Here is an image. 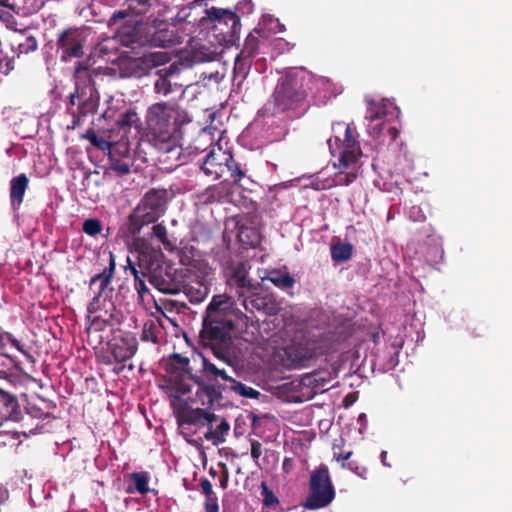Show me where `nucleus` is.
<instances>
[{"mask_svg": "<svg viewBox=\"0 0 512 512\" xmlns=\"http://www.w3.org/2000/svg\"><path fill=\"white\" fill-rule=\"evenodd\" d=\"M146 119L147 140L158 151L159 161L179 160L182 151L180 128L191 121L188 113L178 105L159 102L149 107Z\"/></svg>", "mask_w": 512, "mask_h": 512, "instance_id": "nucleus-1", "label": "nucleus"}, {"mask_svg": "<svg viewBox=\"0 0 512 512\" xmlns=\"http://www.w3.org/2000/svg\"><path fill=\"white\" fill-rule=\"evenodd\" d=\"M162 14H151L146 20H128L116 31V38L127 47L155 46L168 47L173 44V31L169 29Z\"/></svg>", "mask_w": 512, "mask_h": 512, "instance_id": "nucleus-2", "label": "nucleus"}, {"mask_svg": "<svg viewBox=\"0 0 512 512\" xmlns=\"http://www.w3.org/2000/svg\"><path fill=\"white\" fill-rule=\"evenodd\" d=\"M94 74L86 63H76L73 75L75 90L70 93L66 105V110L72 117L71 129L77 128L87 116L98 111L100 93L93 78Z\"/></svg>", "mask_w": 512, "mask_h": 512, "instance_id": "nucleus-3", "label": "nucleus"}, {"mask_svg": "<svg viewBox=\"0 0 512 512\" xmlns=\"http://www.w3.org/2000/svg\"><path fill=\"white\" fill-rule=\"evenodd\" d=\"M260 328L259 322H202L200 337L204 345L211 347L215 357L220 361L230 364L226 354L233 338H241L250 341L248 332L243 329Z\"/></svg>", "mask_w": 512, "mask_h": 512, "instance_id": "nucleus-4", "label": "nucleus"}, {"mask_svg": "<svg viewBox=\"0 0 512 512\" xmlns=\"http://www.w3.org/2000/svg\"><path fill=\"white\" fill-rule=\"evenodd\" d=\"M169 199L165 189H150L129 216V231L138 235L143 226L155 223L166 211Z\"/></svg>", "mask_w": 512, "mask_h": 512, "instance_id": "nucleus-5", "label": "nucleus"}, {"mask_svg": "<svg viewBox=\"0 0 512 512\" xmlns=\"http://www.w3.org/2000/svg\"><path fill=\"white\" fill-rule=\"evenodd\" d=\"M200 168L206 176L215 180L228 178L234 184H239L246 175L232 153L220 146L212 147L203 158Z\"/></svg>", "mask_w": 512, "mask_h": 512, "instance_id": "nucleus-6", "label": "nucleus"}, {"mask_svg": "<svg viewBox=\"0 0 512 512\" xmlns=\"http://www.w3.org/2000/svg\"><path fill=\"white\" fill-rule=\"evenodd\" d=\"M308 496L303 507L308 510H318L329 506L335 499L336 492L325 464L319 465L312 471L308 485Z\"/></svg>", "mask_w": 512, "mask_h": 512, "instance_id": "nucleus-7", "label": "nucleus"}, {"mask_svg": "<svg viewBox=\"0 0 512 512\" xmlns=\"http://www.w3.org/2000/svg\"><path fill=\"white\" fill-rule=\"evenodd\" d=\"M181 292L191 303H200L208 295L211 282L214 278V270L204 262H198L191 268H184Z\"/></svg>", "mask_w": 512, "mask_h": 512, "instance_id": "nucleus-8", "label": "nucleus"}, {"mask_svg": "<svg viewBox=\"0 0 512 512\" xmlns=\"http://www.w3.org/2000/svg\"><path fill=\"white\" fill-rule=\"evenodd\" d=\"M85 41V31L82 28L69 27L61 31L56 40L61 61L68 62L73 58H81L84 54Z\"/></svg>", "mask_w": 512, "mask_h": 512, "instance_id": "nucleus-9", "label": "nucleus"}, {"mask_svg": "<svg viewBox=\"0 0 512 512\" xmlns=\"http://www.w3.org/2000/svg\"><path fill=\"white\" fill-rule=\"evenodd\" d=\"M249 320L237 307L235 300L226 294L214 295L206 308L203 320Z\"/></svg>", "mask_w": 512, "mask_h": 512, "instance_id": "nucleus-10", "label": "nucleus"}, {"mask_svg": "<svg viewBox=\"0 0 512 512\" xmlns=\"http://www.w3.org/2000/svg\"><path fill=\"white\" fill-rule=\"evenodd\" d=\"M184 268L177 270L171 267H157L149 273L148 279L158 291L164 294H179L181 292L182 280L184 279Z\"/></svg>", "mask_w": 512, "mask_h": 512, "instance_id": "nucleus-11", "label": "nucleus"}, {"mask_svg": "<svg viewBox=\"0 0 512 512\" xmlns=\"http://www.w3.org/2000/svg\"><path fill=\"white\" fill-rule=\"evenodd\" d=\"M208 18L217 22L216 29H219L224 35L226 42H234L239 38L241 30L240 18L237 14L229 9L211 7L206 10Z\"/></svg>", "mask_w": 512, "mask_h": 512, "instance_id": "nucleus-12", "label": "nucleus"}, {"mask_svg": "<svg viewBox=\"0 0 512 512\" xmlns=\"http://www.w3.org/2000/svg\"><path fill=\"white\" fill-rule=\"evenodd\" d=\"M401 328L406 329L403 322H380L377 327L368 328L366 339L377 344L382 336L392 347L401 349L404 345V337L400 334Z\"/></svg>", "mask_w": 512, "mask_h": 512, "instance_id": "nucleus-13", "label": "nucleus"}, {"mask_svg": "<svg viewBox=\"0 0 512 512\" xmlns=\"http://www.w3.org/2000/svg\"><path fill=\"white\" fill-rule=\"evenodd\" d=\"M168 61V57L164 53H150L142 57L133 58L123 64V72L128 77L141 78L147 75L149 71L158 65Z\"/></svg>", "mask_w": 512, "mask_h": 512, "instance_id": "nucleus-14", "label": "nucleus"}, {"mask_svg": "<svg viewBox=\"0 0 512 512\" xmlns=\"http://www.w3.org/2000/svg\"><path fill=\"white\" fill-rule=\"evenodd\" d=\"M133 157L128 141H121L114 144V148L108 153V169L115 172L117 176H124L131 172Z\"/></svg>", "mask_w": 512, "mask_h": 512, "instance_id": "nucleus-15", "label": "nucleus"}, {"mask_svg": "<svg viewBox=\"0 0 512 512\" xmlns=\"http://www.w3.org/2000/svg\"><path fill=\"white\" fill-rule=\"evenodd\" d=\"M265 109L269 115L286 120L288 116V74H284L279 78L271 98L266 103Z\"/></svg>", "mask_w": 512, "mask_h": 512, "instance_id": "nucleus-16", "label": "nucleus"}, {"mask_svg": "<svg viewBox=\"0 0 512 512\" xmlns=\"http://www.w3.org/2000/svg\"><path fill=\"white\" fill-rule=\"evenodd\" d=\"M138 341L134 333L120 331L114 336L110 346L111 353L118 363L130 360L137 352Z\"/></svg>", "mask_w": 512, "mask_h": 512, "instance_id": "nucleus-17", "label": "nucleus"}, {"mask_svg": "<svg viewBox=\"0 0 512 512\" xmlns=\"http://www.w3.org/2000/svg\"><path fill=\"white\" fill-rule=\"evenodd\" d=\"M237 239L245 248H255L261 243L258 217L245 215L237 221Z\"/></svg>", "mask_w": 512, "mask_h": 512, "instance_id": "nucleus-18", "label": "nucleus"}, {"mask_svg": "<svg viewBox=\"0 0 512 512\" xmlns=\"http://www.w3.org/2000/svg\"><path fill=\"white\" fill-rule=\"evenodd\" d=\"M228 178L221 182L208 186L198 195L199 201L204 205L229 203L232 198V184Z\"/></svg>", "mask_w": 512, "mask_h": 512, "instance_id": "nucleus-19", "label": "nucleus"}, {"mask_svg": "<svg viewBox=\"0 0 512 512\" xmlns=\"http://www.w3.org/2000/svg\"><path fill=\"white\" fill-rule=\"evenodd\" d=\"M243 305L248 312H258L265 316L276 315L280 310V304L270 294L253 293L244 299Z\"/></svg>", "mask_w": 512, "mask_h": 512, "instance_id": "nucleus-20", "label": "nucleus"}, {"mask_svg": "<svg viewBox=\"0 0 512 512\" xmlns=\"http://www.w3.org/2000/svg\"><path fill=\"white\" fill-rule=\"evenodd\" d=\"M178 426L181 430L185 429L186 425H199L203 426L207 422L217 420V416L205 409L189 407L181 408L176 413Z\"/></svg>", "mask_w": 512, "mask_h": 512, "instance_id": "nucleus-21", "label": "nucleus"}, {"mask_svg": "<svg viewBox=\"0 0 512 512\" xmlns=\"http://www.w3.org/2000/svg\"><path fill=\"white\" fill-rule=\"evenodd\" d=\"M160 0H125L127 9L116 10L109 19V25L116 24L119 20L126 19L130 14L144 16L148 14L154 6L159 5Z\"/></svg>", "mask_w": 512, "mask_h": 512, "instance_id": "nucleus-22", "label": "nucleus"}, {"mask_svg": "<svg viewBox=\"0 0 512 512\" xmlns=\"http://www.w3.org/2000/svg\"><path fill=\"white\" fill-rule=\"evenodd\" d=\"M250 268L251 266L248 261H240L233 268L230 282L240 290L241 294L244 292H252L261 285V283L249 278L248 274Z\"/></svg>", "mask_w": 512, "mask_h": 512, "instance_id": "nucleus-23", "label": "nucleus"}, {"mask_svg": "<svg viewBox=\"0 0 512 512\" xmlns=\"http://www.w3.org/2000/svg\"><path fill=\"white\" fill-rule=\"evenodd\" d=\"M115 268V258L114 255L110 253L109 266L105 267L102 272L94 275L90 280V289H93L94 287L97 286V290L94 291V300L99 299L100 297L106 294V290L111 284L112 278L114 276Z\"/></svg>", "mask_w": 512, "mask_h": 512, "instance_id": "nucleus-24", "label": "nucleus"}, {"mask_svg": "<svg viewBox=\"0 0 512 512\" xmlns=\"http://www.w3.org/2000/svg\"><path fill=\"white\" fill-rule=\"evenodd\" d=\"M114 128L108 130H101L96 132L93 128H89L82 138L87 139L95 148L109 153L110 149L114 148V144L122 140H115Z\"/></svg>", "mask_w": 512, "mask_h": 512, "instance_id": "nucleus-25", "label": "nucleus"}, {"mask_svg": "<svg viewBox=\"0 0 512 512\" xmlns=\"http://www.w3.org/2000/svg\"><path fill=\"white\" fill-rule=\"evenodd\" d=\"M208 430L204 434V438L210 441L213 445L218 446L225 442L226 436L230 430L228 422L217 416V420L207 422Z\"/></svg>", "mask_w": 512, "mask_h": 512, "instance_id": "nucleus-26", "label": "nucleus"}, {"mask_svg": "<svg viewBox=\"0 0 512 512\" xmlns=\"http://www.w3.org/2000/svg\"><path fill=\"white\" fill-rule=\"evenodd\" d=\"M29 185V178L25 173L13 177L10 181V201L14 210H18L23 203L24 194Z\"/></svg>", "mask_w": 512, "mask_h": 512, "instance_id": "nucleus-27", "label": "nucleus"}, {"mask_svg": "<svg viewBox=\"0 0 512 512\" xmlns=\"http://www.w3.org/2000/svg\"><path fill=\"white\" fill-rule=\"evenodd\" d=\"M318 353L315 347L305 346L304 348L294 349L290 344V369H299L307 367L308 363L317 357Z\"/></svg>", "mask_w": 512, "mask_h": 512, "instance_id": "nucleus-28", "label": "nucleus"}, {"mask_svg": "<svg viewBox=\"0 0 512 512\" xmlns=\"http://www.w3.org/2000/svg\"><path fill=\"white\" fill-rule=\"evenodd\" d=\"M44 0H11V10L19 16L28 17L42 9Z\"/></svg>", "mask_w": 512, "mask_h": 512, "instance_id": "nucleus-29", "label": "nucleus"}, {"mask_svg": "<svg viewBox=\"0 0 512 512\" xmlns=\"http://www.w3.org/2000/svg\"><path fill=\"white\" fill-rule=\"evenodd\" d=\"M258 276L261 279L262 283L268 280L279 289H288V272L285 270H258Z\"/></svg>", "mask_w": 512, "mask_h": 512, "instance_id": "nucleus-30", "label": "nucleus"}, {"mask_svg": "<svg viewBox=\"0 0 512 512\" xmlns=\"http://www.w3.org/2000/svg\"><path fill=\"white\" fill-rule=\"evenodd\" d=\"M139 116L133 109H129L121 113L118 119L115 121L118 134L121 133L120 138L122 139L130 131L133 126H137L139 123Z\"/></svg>", "mask_w": 512, "mask_h": 512, "instance_id": "nucleus-31", "label": "nucleus"}, {"mask_svg": "<svg viewBox=\"0 0 512 512\" xmlns=\"http://www.w3.org/2000/svg\"><path fill=\"white\" fill-rule=\"evenodd\" d=\"M252 60V58L246 57L240 53L236 56L233 68V80L239 79L238 85L247 78L252 67Z\"/></svg>", "mask_w": 512, "mask_h": 512, "instance_id": "nucleus-32", "label": "nucleus"}, {"mask_svg": "<svg viewBox=\"0 0 512 512\" xmlns=\"http://www.w3.org/2000/svg\"><path fill=\"white\" fill-rule=\"evenodd\" d=\"M132 484L127 487V492L146 494L149 491V475L147 472H134L130 475Z\"/></svg>", "mask_w": 512, "mask_h": 512, "instance_id": "nucleus-33", "label": "nucleus"}, {"mask_svg": "<svg viewBox=\"0 0 512 512\" xmlns=\"http://www.w3.org/2000/svg\"><path fill=\"white\" fill-rule=\"evenodd\" d=\"M259 33H260L259 30L254 29L253 32L248 34V36L245 39L244 46H243V49L241 50L240 54H242L246 57H250L252 59L258 54L260 41H259L258 36L255 34L259 35Z\"/></svg>", "mask_w": 512, "mask_h": 512, "instance_id": "nucleus-34", "label": "nucleus"}, {"mask_svg": "<svg viewBox=\"0 0 512 512\" xmlns=\"http://www.w3.org/2000/svg\"><path fill=\"white\" fill-rule=\"evenodd\" d=\"M202 367L203 371L210 377H220L224 381L235 382V380L226 373L225 369L217 367L204 356H202Z\"/></svg>", "mask_w": 512, "mask_h": 512, "instance_id": "nucleus-35", "label": "nucleus"}, {"mask_svg": "<svg viewBox=\"0 0 512 512\" xmlns=\"http://www.w3.org/2000/svg\"><path fill=\"white\" fill-rule=\"evenodd\" d=\"M160 324L161 322H149V324L146 322L143 328L142 340L157 343Z\"/></svg>", "mask_w": 512, "mask_h": 512, "instance_id": "nucleus-36", "label": "nucleus"}, {"mask_svg": "<svg viewBox=\"0 0 512 512\" xmlns=\"http://www.w3.org/2000/svg\"><path fill=\"white\" fill-rule=\"evenodd\" d=\"M262 496H263V505L267 508H271L274 511L277 510L279 505V500L275 496V494L268 489V487L263 483L262 484Z\"/></svg>", "mask_w": 512, "mask_h": 512, "instance_id": "nucleus-37", "label": "nucleus"}, {"mask_svg": "<svg viewBox=\"0 0 512 512\" xmlns=\"http://www.w3.org/2000/svg\"><path fill=\"white\" fill-rule=\"evenodd\" d=\"M152 235L158 239L165 248H170L172 246L170 240L168 239L167 229L163 224H155L152 227Z\"/></svg>", "mask_w": 512, "mask_h": 512, "instance_id": "nucleus-38", "label": "nucleus"}, {"mask_svg": "<svg viewBox=\"0 0 512 512\" xmlns=\"http://www.w3.org/2000/svg\"><path fill=\"white\" fill-rule=\"evenodd\" d=\"M82 230L89 236H96L102 230V224L98 219L90 218L84 221Z\"/></svg>", "mask_w": 512, "mask_h": 512, "instance_id": "nucleus-39", "label": "nucleus"}, {"mask_svg": "<svg viewBox=\"0 0 512 512\" xmlns=\"http://www.w3.org/2000/svg\"><path fill=\"white\" fill-rule=\"evenodd\" d=\"M38 48V42L34 36L25 37V39L18 44L19 54H28L36 51Z\"/></svg>", "mask_w": 512, "mask_h": 512, "instance_id": "nucleus-40", "label": "nucleus"}, {"mask_svg": "<svg viewBox=\"0 0 512 512\" xmlns=\"http://www.w3.org/2000/svg\"><path fill=\"white\" fill-rule=\"evenodd\" d=\"M343 468H348L359 477L366 479L368 475V469L362 465H359L356 461H348L342 463Z\"/></svg>", "mask_w": 512, "mask_h": 512, "instance_id": "nucleus-41", "label": "nucleus"}, {"mask_svg": "<svg viewBox=\"0 0 512 512\" xmlns=\"http://www.w3.org/2000/svg\"><path fill=\"white\" fill-rule=\"evenodd\" d=\"M155 92L164 96L171 92V83L166 77H159L154 84Z\"/></svg>", "mask_w": 512, "mask_h": 512, "instance_id": "nucleus-42", "label": "nucleus"}, {"mask_svg": "<svg viewBox=\"0 0 512 512\" xmlns=\"http://www.w3.org/2000/svg\"><path fill=\"white\" fill-rule=\"evenodd\" d=\"M318 382L319 379L317 378V374H305L297 385L295 384V380L290 381V391L299 385L316 386Z\"/></svg>", "mask_w": 512, "mask_h": 512, "instance_id": "nucleus-43", "label": "nucleus"}, {"mask_svg": "<svg viewBox=\"0 0 512 512\" xmlns=\"http://www.w3.org/2000/svg\"><path fill=\"white\" fill-rule=\"evenodd\" d=\"M235 391H237L241 396H244V397H247V398H251V399H256L258 398L259 396V392L257 390H255L254 388L252 387H249V386H246L245 384H242V383H236L235 387H234Z\"/></svg>", "mask_w": 512, "mask_h": 512, "instance_id": "nucleus-44", "label": "nucleus"}, {"mask_svg": "<svg viewBox=\"0 0 512 512\" xmlns=\"http://www.w3.org/2000/svg\"><path fill=\"white\" fill-rule=\"evenodd\" d=\"M204 510L205 512H219L218 497L216 494L205 496Z\"/></svg>", "mask_w": 512, "mask_h": 512, "instance_id": "nucleus-45", "label": "nucleus"}, {"mask_svg": "<svg viewBox=\"0 0 512 512\" xmlns=\"http://www.w3.org/2000/svg\"><path fill=\"white\" fill-rule=\"evenodd\" d=\"M201 392L208 398V402L212 404L220 396V393L212 385L202 387Z\"/></svg>", "mask_w": 512, "mask_h": 512, "instance_id": "nucleus-46", "label": "nucleus"}, {"mask_svg": "<svg viewBox=\"0 0 512 512\" xmlns=\"http://www.w3.org/2000/svg\"><path fill=\"white\" fill-rule=\"evenodd\" d=\"M351 455H352L351 451L342 453L340 446H338L336 444L333 445V459H335L336 461H342V463L348 462Z\"/></svg>", "mask_w": 512, "mask_h": 512, "instance_id": "nucleus-47", "label": "nucleus"}, {"mask_svg": "<svg viewBox=\"0 0 512 512\" xmlns=\"http://www.w3.org/2000/svg\"><path fill=\"white\" fill-rule=\"evenodd\" d=\"M134 281L135 289L137 290L139 297L143 300L145 295L149 292L145 281L141 277L135 279Z\"/></svg>", "mask_w": 512, "mask_h": 512, "instance_id": "nucleus-48", "label": "nucleus"}, {"mask_svg": "<svg viewBox=\"0 0 512 512\" xmlns=\"http://www.w3.org/2000/svg\"><path fill=\"white\" fill-rule=\"evenodd\" d=\"M106 322H86L85 330L88 334V336H91L93 332H98L103 329V326Z\"/></svg>", "mask_w": 512, "mask_h": 512, "instance_id": "nucleus-49", "label": "nucleus"}, {"mask_svg": "<svg viewBox=\"0 0 512 512\" xmlns=\"http://www.w3.org/2000/svg\"><path fill=\"white\" fill-rule=\"evenodd\" d=\"M200 487H201L202 493L205 496H211V495L215 494V492L213 491V488H212V484L207 478H202L200 480Z\"/></svg>", "mask_w": 512, "mask_h": 512, "instance_id": "nucleus-50", "label": "nucleus"}, {"mask_svg": "<svg viewBox=\"0 0 512 512\" xmlns=\"http://www.w3.org/2000/svg\"><path fill=\"white\" fill-rule=\"evenodd\" d=\"M262 454V444L258 441H252L251 443V457L255 462L258 461Z\"/></svg>", "mask_w": 512, "mask_h": 512, "instance_id": "nucleus-51", "label": "nucleus"}, {"mask_svg": "<svg viewBox=\"0 0 512 512\" xmlns=\"http://www.w3.org/2000/svg\"><path fill=\"white\" fill-rule=\"evenodd\" d=\"M126 269H129L131 274L134 276V280L140 277V272L136 269V267L131 263L130 259L128 258V266Z\"/></svg>", "mask_w": 512, "mask_h": 512, "instance_id": "nucleus-52", "label": "nucleus"}, {"mask_svg": "<svg viewBox=\"0 0 512 512\" xmlns=\"http://www.w3.org/2000/svg\"><path fill=\"white\" fill-rule=\"evenodd\" d=\"M5 66H6V70L3 71V69L0 71V72H3L5 74L9 73L11 70L14 69V60L12 58L10 59H7L6 60V63H5Z\"/></svg>", "mask_w": 512, "mask_h": 512, "instance_id": "nucleus-53", "label": "nucleus"}, {"mask_svg": "<svg viewBox=\"0 0 512 512\" xmlns=\"http://www.w3.org/2000/svg\"><path fill=\"white\" fill-rule=\"evenodd\" d=\"M227 485H228V472H225L223 474V476L221 477L220 479V486L223 488V489H226L227 488Z\"/></svg>", "mask_w": 512, "mask_h": 512, "instance_id": "nucleus-54", "label": "nucleus"}, {"mask_svg": "<svg viewBox=\"0 0 512 512\" xmlns=\"http://www.w3.org/2000/svg\"><path fill=\"white\" fill-rule=\"evenodd\" d=\"M380 458H381V462L384 466L391 467V464L386 461L387 460V452L386 451L381 452Z\"/></svg>", "mask_w": 512, "mask_h": 512, "instance_id": "nucleus-55", "label": "nucleus"}, {"mask_svg": "<svg viewBox=\"0 0 512 512\" xmlns=\"http://www.w3.org/2000/svg\"><path fill=\"white\" fill-rule=\"evenodd\" d=\"M0 6L11 9V0H0Z\"/></svg>", "mask_w": 512, "mask_h": 512, "instance_id": "nucleus-56", "label": "nucleus"}, {"mask_svg": "<svg viewBox=\"0 0 512 512\" xmlns=\"http://www.w3.org/2000/svg\"><path fill=\"white\" fill-rule=\"evenodd\" d=\"M289 401L290 402H302V400L299 397L292 395L291 393H290Z\"/></svg>", "mask_w": 512, "mask_h": 512, "instance_id": "nucleus-57", "label": "nucleus"}, {"mask_svg": "<svg viewBox=\"0 0 512 512\" xmlns=\"http://www.w3.org/2000/svg\"><path fill=\"white\" fill-rule=\"evenodd\" d=\"M175 358H177L183 364H188V359L187 358H183V357H181L178 354L175 355Z\"/></svg>", "mask_w": 512, "mask_h": 512, "instance_id": "nucleus-58", "label": "nucleus"}, {"mask_svg": "<svg viewBox=\"0 0 512 512\" xmlns=\"http://www.w3.org/2000/svg\"><path fill=\"white\" fill-rule=\"evenodd\" d=\"M12 344H13V345H14V346L19 350V351H22V348H21V346H20L19 341H17V340H15V339H14V340L12 341Z\"/></svg>", "mask_w": 512, "mask_h": 512, "instance_id": "nucleus-59", "label": "nucleus"}, {"mask_svg": "<svg viewBox=\"0 0 512 512\" xmlns=\"http://www.w3.org/2000/svg\"><path fill=\"white\" fill-rule=\"evenodd\" d=\"M282 466H283V469H286V467L288 466V457H284V459L282 461Z\"/></svg>", "mask_w": 512, "mask_h": 512, "instance_id": "nucleus-60", "label": "nucleus"}, {"mask_svg": "<svg viewBox=\"0 0 512 512\" xmlns=\"http://www.w3.org/2000/svg\"><path fill=\"white\" fill-rule=\"evenodd\" d=\"M4 491L0 489V502L4 499Z\"/></svg>", "mask_w": 512, "mask_h": 512, "instance_id": "nucleus-61", "label": "nucleus"}, {"mask_svg": "<svg viewBox=\"0 0 512 512\" xmlns=\"http://www.w3.org/2000/svg\"><path fill=\"white\" fill-rule=\"evenodd\" d=\"M296 440H297V439L295 438V436H294V435H293L292 437H290V442H291L292 444H294Z\"/></svg>", "mask_w": 512, "mask_h": 512, "instance_id": "nucleus-62", "label": "nucleus"}, {"mask_svg": "<svg viewBox=\"0 0 512 512\" xmlns=\"http://www.w3.org/2000/svg\"><path fill=\"white\" fill-rule=\"evenodd\" d=\"M246 5H248V6H249V8H251V7H252V3H251L250 1H249V2H247V3H246Z\"/></svg>", "mask_w": 512, "mask_h": 512, "instance_id": "nucleus-63", "label": "nucleus"}, {"mask_svg": "<svg viewBox=\"0 0 512 512\" xmlns=\"http://www.w3.org/2000/svg\"><path fill=\"white\" fill-rule=\"evenodd\" d=\"M92 320H94V321L100 320V317L96 316Z\"/></svg>", "mask_w": 512, "mask_h": 512, "instance_id": "nucleus-64", "label": "nucleus"}]
</instances>
